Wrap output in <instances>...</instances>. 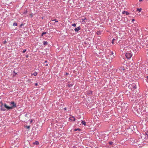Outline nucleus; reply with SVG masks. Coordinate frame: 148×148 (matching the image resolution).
I'll use <instances>...</instances> for the list:
<instances>
[{"label":"nucleus","instance_id":"nucleus-37","mask_svg":"<svg viewBox=\"0 0 148 148\" xmlns=\"http://www.w3.org/2000/svg\"><path fill=\"white\" fill-rule=\"evenodd\" d=\"M30 16L32 17L33 16V15L32 14H30Z\"/></svg>","mask_w":148,"mask_h":148},{"label":"nucleus","instance_id":"nucleus-19","mask_svg":"<svg viewBox=\"0 0 148 148\" xmlns=\"http://www.w3.org/2000/svg\"><path fill=\"white\" fill-rule=\"evenodd\" d=\"M120 70H123V71L124 70H125V69L124 67H123V66H122L121 67V68L120 69Z\"/></svg>","mask_w":148,"mask_h":148},{"label":"nucleus","instance_id":"nucleus-18","mask_svg":"<svg viewBox=\"0 0 148 148\" xmlns=\"http://www.w3.org/2000/svg\"><path fill=\"white\" fill-rule=\"evenodd\" d=\"M86 18H82V19H81V20H82V22H85V20H86Z\"/></svg>","mask_w":148,"mask_h":148},{"label":"nucleus","instance_id":"nucleus-11","mask_svg":"<svg viewBox=\"0 0 148 148\" xmlns=\"http://www.w3.org/2000/svg\"><path fill=\"white\" fill-rule=\"evenodd\" d=\"M33 144L34 145H37L39 144V143L38 141H36L34 143H33Z\"/></svg>","mask_w":148,"mask_h":148},{"label":"nucleus","instance_id":"nucleus-41","mask_svg":"<svg viewBox=\"0 0 148 148\" xmlns=\"http://www.w3.org/2000/svg\"><path fill=\"white\" fill-rule=\"evenodd\" d=\"M32 120H31L30 121V122L32 123Z\"/></svg>","mask_w":148,"mask_h":148},{"label":"nucleus","instance_id":"nucleus-20","mask_svg":"<svg viewBox=\"0 0 148 148\" xmlns=\"http://www.w3.org/2000/svg\"><path fill=\"white\" fill-rule=\"evenodd\" d=\"M46 34V32H43L42 33L41 36H43L45 34Z\"/></svg>","mask_w":148,"mask_h":148},{"label":"nucleus","instance_id":"nucleus-35","mask_svg":"<svg viewBox=\"0 0 148 148\" xmlns=\"http://www.w3.org/2000/svg\"><path fill=\"white\" fill-rule=\"evenodd\" d=\"M23 24H22L20 26L21 27L22 26H23Z\"/></svg>","mask_w":148,"mask_h":148},{"label":"nucleus","instance_id":"nucleus-6","mask_svg":"<svg viewBox=\"0 0 148 148\" xmlns=\"http://www.w3.org/2000/svg\"><path fill=\"white\" fill-rule=\"evenodd\" d=\"M113 52H110V56H111V58H113L114 57V56L113 55Z\"/></svg>","mask_w":148,"mask_h":148},{"label":"nucleus","instance_id":"nucleus-43","mask_svg":"<svg viewBox=\"0 0 148 148\" xmlns=\"http://www.w3.org/2000/svg\"><path fill=\"white\" fill-rule=\"evenodd\" d=\"M45 62H47V61H45Z\"/></svg>","mask_w":148,"mask_h":148},{"label":"nucleus","instance_id":"nucleus-40","mask_svg":"<svg viewBox=\"0 0 148 148\" xmlns=\"http://www.w3.org/2000/svg\"><path fill=\"white\" fill-rule=\"evenodd\" d=\"M143 1V0H139V1L140 2V1Z\"/></svg>","mask_w":148,"mask_h":148},{"label":"nucleus","instance_id":"nucleus-45","mask_svg":"<svg viewBox=\"0 0 148 148\" xmlns=\"http://www.w3.org/2000/svg\"><path fill=\"white\" fill-rule=\"evenodd\" d=\"M136 68H138V67H137V66H136Z\"/></svg>","mask_w":148,"mask_h":148},{"label":"nucleus","instance_id":"nucleus-42","mask_svg":"<svg viewBox=\"0 0 148 148\" xmlns=\"http://www.w3.org/2000/svg\"><path fill=\"white\" fill-rule=\"evenodd\" d=\"M27 11H25V12L24 13H27Z\"/></svg>","mask_w":148,"mask_h":148},{"label":"nucleus","instance_id":"nucleus-36","mask_svg":"<svg viewBox=\"0 0 148 148\" xmlns=\"http://www.w3.org/2000/svg\"><path fill=\"white\" fill-rule=\"evenodd\" d=\"M69 73H66V75H69Z\"/></svg>","mask_w":148,"mask_h":148},{"label":"nucleus","instance_id":"nucleus-5","mask_svg":"<svg viewBox=\"0 0 148 148\" xmlns=\"http://www.w3.org/2000/svg\"><path fill=\"white\" fill-rule=\"evenodd\" d=\"M81 29V27L80 26L78 27H77L75 28L74 30L75 32H77L79 31Z\"/></svg>","mask_w":148,"mask_h":148},{"label":"nucleus","instance_id":"nucleus-10","mask_svg":"<svg viewBox=\"0 0 148 148\" xmlns=\"http://www.w3.org/2000/svg\"><path fill=\"white\" fill-rule=\"evenodd\" d=\"M30 147V145L28 143V144L27 145V146H25L24 147V148H29Z\"/></svg>","mask_w":148,"mask_h":148},{"label":"nucleus","instance_id":"nucleus-29","mask_svg":"<svg viewBox=\"0 0 148 148\" xmlns=\"http://www.w3.org/2000/svg\"><path fill=\"white\" fill-rule=\"evenodd\" d=\"M145 138L146 139H148V134L147 135L145 136Z\"/></svg>","mask_w":148,"mask_h":148},{"label":"nucleus","instance_id":"nucleus-25","mask_svg":"<svg viewBox=\"0 0 148 148\" xmlns=\"http://www.w3.org/2000/svg\"><path fill=\"white\" fill-rule=\"evenodd\" d=\"M148 134V132H145V133L144 135H145L146 136Z\"/></svg>","mask_w":148,"mask_h":148},{"label":"nucleus","instance_id":"nucleus-39","mask_svg":"<svg viewBox=\"0 0 148 148\" xmlns=\"http://www.w3.org/2000/svg\"><path fill=\"white\" fill-rule=\"evenodd\" d=\"M19 140V139L18 138H17L16 139V140H17L18 141Z\"/></svg>","mask_w":148,"mask_h":148},{"label":"nucleus","instance_id":"nucleus-24","mask_svg":"<svg viewBox=\"0 0 148 148\" xmlns=\"http://www.w3.org/2000/svg\"><path fill=\"white\" fill-rule=\"evenodd\" d=\"M52 21H55V22H58V21H56V19H53V20H51Z\"/></svg>","mask_w":148,"mask_h":148},{"label":"nucleus","instance_id":"nucleus-32","mask_svg":"<svg viewBox=\"0 0 148 148\" xmlns=\"http://www.w3.org/2000/svg\"><path fill=\"white\" fill-rule=\"evenodd\" d=\"M27 128L29 129V128H30V126H27Z\"/></svg>","mask_w":148,"mask_h":148},{"label":"nucleus","instance_id":"nucleus-14","mask_svg":"<svg viewBox=\"0 0 148 148\" xmlns=\"http://www.w3.org/2000/svg\"><path fill=\"white\" fill-rule=\"evenodd\" d=\"M97 35H100L101 34V32L100 31H99L97 32L96 33Z\"/></svg>","mask_w":148,"mask_h":148},{"label":"nucleus","instance_id":"nucleus-12","mask_svg":"<svg viewBox=\"0 0 148 148\" xmlns=\"http://www.w3.org/2000/svg\"><path fill=\"white\" fill-rule=\"evenodd\" d=\"M81 130V129L80 128H77L75 129L74 130V131H80Z\"/></svg>","mask_w":148,"mask_h":148},{"label":"nucleus","instance_id":"nucleus-15","mask_svg":"<svg viewBox=\"0 0 148 148\" xmlns=\"http://www.w3.org/2000/svg\"><path fill=\"white\" fill-rule=\"evenodd\" d=\"M73 86V84H68V86L69 87H71L72 86Z\"/></svg>","mask_w":148,"mask_h":148},{"label":"nucleus","instance_id":"nucleus-28","mask_svg":"<svg viewBox=\"0 0 148 148\" xmlns=\"http://www.w3.org/2000/svg\"><path fill=\"white\" fill-rule=\"evenodd\" d=\"M146 81L148 82V76L147 77V78L146 79Z\"/></svg>","mask_w":148,"mask_h":148},{"label":"nucleus","instance_id":"nucleus-21","mask_svg":"<svg viewBox=\"0 0 148 148\" xmlns=\"http://www.w3.org/2000/svg\"><path fill=\"white\" fill-rule=\"evenodd\" d=\"M17 25V24L16 23H14L13 24V25L15 26H16Z\"/></svg>","mask_w":148,"mask_h":148},{"label":"nucleus","instance_id":"nucleus-27","mask_svg":"<svg viewBox=\"0 0 148 148\" xmlns=\"http://www.w3.org/2000/svg\"><path fill=\"white\" fill-rule=\"evenodd\" d=\"M13 73H15V74H13V77H14L15 75H16V74H17V73H15V71H13Z\"/></svg>","mask_w":148,"mask_h":148},{"label":"nucleus","instance_id":"nucleus-38","mask_svg":"<svg viewBox=\"0 0 148 148\" xmlns=\"http://www.w3.org/2000/svg\"><path fill=\"white\" fill-rule=\"evenodd\" d=\"M64 110H66V109H66V108H64Z\"/></svg>","mask_w":148,"mask_h":148},{"label":"nucleus","instance_id":"nucleus-34","mask_svg":"<svg viewBox=\"0 0 148 148\" xmlns=\"http://www.w3.org/2000/svg\"><path fill=\"white\" fill-rule=\"evenodd\" d=\"M27 114H25V117H27Z\"/></svg>","mask_w":148,"mask_h":148},{"label":"nucleus","instance_id":"nucleus-4","mask_svg":"<svg viewBox=\"0 0 148 148\" xmlns=\"http://www.w3.org/2000/svg\"><path fill=\"white\" fill-rule=\"evenodd\" d=\"M132 86V90H134L136 89L137 88L136 87V83H133L131 85Z\"/></svg>","mask_w":148,"mask_h":148},{"label":"nucleus","instance_id":"nucleus-3","mask_svg":"<svg viewBox=\"0 0 148 148\" xmlns=\"http://www.w3.org/2000/svg\"><path fill=\"white\" fill-rule=\"evenodd\" d=\"M10 104L11 105V107H11L12 108L10 109H12L16 107V104L15 103L14 101H12L10 102Z\"/></svg>","mask_w":148,"mask_h":148},{"label":"nucleus","instance_id":"nucleus-44","mask_svg":"<svg viewBox=\"0 0 148 148\" xmlns=\"http://www.w3.org/2000/svg\"><path fill=\"white\" fill-rule=\"evenodd\" d=\"M148 94V92H147V94Z\"/></svg>","mask_w":148,"mask_h":148},{"label":"nucleus","instance_id":"nucleus-1","mask_svg":"<svg viewBox=\"0 0 148 148\" xmlns=\"http://www.w3.org/2000/svg\"><path fill=\"white\" fill-rule=\"evenodd\" d=\"M0 107H1V111H6V109L7 110H10V109L12 108L11 107H10V106H8L5 103H3L2 101L0 102Z\"/></svg>","mask_w":148,"mask_h":148},{"label":"nucleus","instance_id":"nucleus-22","mask_svg":"<svg viewBox=\"0 0 148 148\" xmlns=\"http://www.w3.org/2000/svg\"><path fill=\"white\" fill-rule=\"evenodd\" d=\"M113 142H111V141L109 142V144L110 145H112L113 144Z\"/></svg>","mask_w":148,"mask_h":148},{"label":"nucleus","instance_id":"nucleus-31","mask_svg":"<svg viewBox=\"0 0 148 148\" xmlns=\"http://www.w3.org/2000/svg\"><path fill=\"white\" fill-rule=\"evenodd\" d=\"M134 21H135V20L134 19H133L132 20V22H133Z\"/></svg>","mask_w":148,"mask_h":148},{"label":"nucleus","instance_id":"nucleus-33","mask_svg":"<svg viewBox=\"0 0 148 148\" xmlns=\"http://www.w3.org/2000/svg\"><path fill=\"white\" fill-rule=\"evenodd\" d=\"M35 85L36 86H37V85H38V83H36L35 84Z\"/></svg>","mask_w":148,"mask_h":148},{"label":"nucleus","instance_id":"nucleus-16","mask_svg":"<svg viewBox=\"0 0 148 148\" xmlns=\"http://www.w3.org/2000/svg\"><path fill=\"white\" fill-rule=\"evenodd\" d=\"M38 73L36 72H34V73H33V74H32V75H33L34 76H36L37 75Z\"/></svg>","mask_w":148,"mask_h":148},{"label":"nucleus","instance_id":"nucleus-30","mask_svg":"<svg viewBox=\"0 0 148 148\" xmlns=\"http://www.w3.org/2000/svg\"><path fill=\"white\" fill-rule=\"evenodd\" d=\"M26 49H24V50H23V53H25V52H26Z\"/></svg>","mask_w":148,"mask_h":148},{"label":"nucleus","instance_id":"nucleus-7","mask_svg":"<svg viewBox=\"0 0 148 148\" xmlns=\"http://www.w3.org/2000/svg\"><path fill=\"white\" fill-rule=\"evenodd\" d=\"M122 13L123 14H125L126 15H128L129 14L128 12L125 11H123L122 12Z\"/></svg>","mask_w":148,"mask_h":148},{"label":"nucleus","instance_id":"nucleus-26","mask_svg":"<svg viewBox=\"0 0 148 148\" xmlns=\"http://www.w3.org/2000/svg\"><path fill=\"white\" fill-rule=\"evenodd\" d=\"M115 39H114V38L112 40V44H113L114 43V41L115 40Z\"/></svg>","mask_w":148,"mask_h":148},{"label":"nucleus","instance_id":"nucleus-17","mask_svg":"<svg viewBox=\"0 0 148 148\" xmlns=\"http://www.w3.org/2000/svg\"><path fill=\"white\" fill-rule=\"evenodd\" d=\"M48 43L47 41H44L43 42V45H47Z\"/></svg>","mask_w":148,"mask_h":148},{"label":"nucleus","instance_id":"nucleus-2","mask_svg":"<svg viewBox=\"0 0 148 148\" xmlns=\"http://www.w3.org/2000/svg\"><path fill=\"white\" fill-rule=\"evenodd\" d=\"M125 55L127 59H130L131 58L132 56V54L131 53H126Z\"/></svg>","mask_w":148,"mask_h":148},{"label":"nucleus","instance_id":"nucleus-9","mask_svg":"<svg viewBox=\"0 0 148 148\" xmlns=\"http://www.w3.org/2000/svg\"><path fill=\"white\" fill-rule=\"evenodd\" d=\"M70 119L71 121H75V119L74 116H72L70 118Z\"/></svg>","mask_w":148,"mask_h":148},{"label":"nucleus","instance_id":"nucleus-8","mask_svg":"<svg viewBox=\"0 0 148 148\" xmlns=\"http://www.w3.org/2000/svg\"><path fill=\"white\" fill-rule=\"evenodd\" d=\"M81 123L84 126H86V122L84 121H82L81 122Z\"/></svg>","mask_w":148,"mask_h":148},{"label":"nucleus","instance_id":"nucleus-13","mask_svg":"<svg viewBox=\"0 0 148 148\" xmlns=\"http://www.w3.org/2000/svg\"><path fill=\"white\" fill-rule=\"evenodd\" d=\"M142 10V9L141 8H137L136 11H138L139 12H141Z\"/></svg>","mask_w":148,"mask_h":148},{"label":"nucleus","instance_id":"nucleus-23","mask_svg":"<svg viewBox=\"0 0 148 148\" xmlns=\"http://www.w3.org/2000/svg\"><path fill=\"white\" fill-rule=\"evenodd\" d=\"M72 25L73 27H75L76 26V24L75 23H73L72 24Z\"/></svg>","mask_w":148,"mask_h":148}]
</instances>
